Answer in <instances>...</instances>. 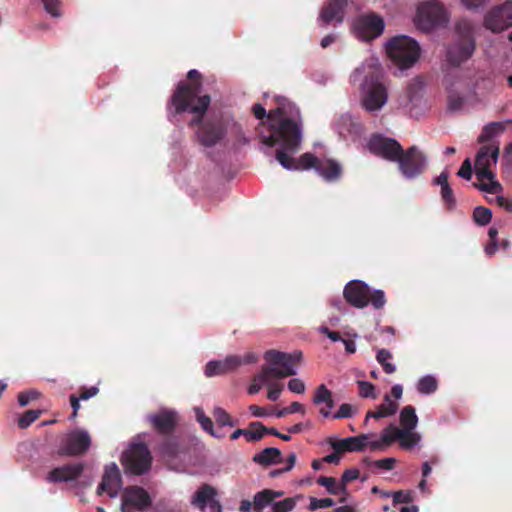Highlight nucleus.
<instances>
[{"mask_svg":"<svg viewBox=\"0 0 512 512\" xmlns=\"http://www.w3.org/2000/svg\"><path fill=\"white\" fill-rule=\"evenodd\" d=\"M273 121L279 118L278 125L271 135H261V142L268 147L279 144L275 157L277 161L288 170L317 169L320 161L311 153L302 154L298 160L291 155L299 150L302 141V120L300 110L292 103H280L274 111L269 114Z\"/></svg>","mask_w":512,"mask_h":512,"instance_id":"f257e3e1","label":"nucleus"},{"mask_svg":"<svg viewBox=\"0 0 512 512\" xmlns=\"http://www.w3.org/2000/svg\"><path fill=\"white\" fill-rule=\"evenodd\" d=\"M211 98L205 94L199 95L198 84L179 82L170 98V108L174 115L190 112L193 114L189 122L190 127L197 126L195 132L198 143L204 147H213L219 144L227 134V125L221 116H212L204 119L210 106Z\"/></svg>","mask_w":512,"mask_h":512,"instance_id":"f03ea898","label":"nucleus"},{"mask_svg":"<svg viewBox=\"0 0 512 512\" xmlns=\"http://www.w3.org/2000/svg\"><path fill=\"white\" fill-rule=\"evenodd\" d=\"M382 68L375 59L364 62L351 74V82L360 83L362 90V106L366 111L380 110L387 102L388 94L381 82Z\"/></svg>","mask_w":512,"mask_h":512,"instance_id":"7ed1b4c3","label":"nucleus"},{"mask_svg":"<svg viewBox=\"0 0 512 512\" xmlns=\"http://www.w3.org/2000/svg\"><path fill=\"white\" fill-rule=\"evenodd\" d=\"M264 359L270 365L262 368L257 379L262 383H267L271 378L282 379L295 375L296 368L302 359V352L285 353L277 350H268L264 354Z\"/></svg>","mask_w":512,"mask_h":512,"instance_id":"20e7f679","label":"nucleus"},{"mask_svg":"<svg viewBox=\"0 0 512 512\" xmlns=\"http://www.w3.org/2000/svg\"><path fill=\"white\" fill-rule=\"evenodd\" d=\"M499 146L483 145L480 147L475 158V171L479 181L485 179L489 183H474V186L481 191L496 194L503 190L502 185L495 180V174L491 171V165H496L499 157Z\"/></svg>","mask_w":512,"mask_h":512,"instance_id":"39448f33","label":"nucleus"},{"mask_svg":"<svg viewBox=\"0 0 512 512\" xmlns=\"http://www.w3.org/2000/svg\"><path fill=\"white\" fill-rule=\"evenodd\" d=\"M420 51L419 44L405 35H397L386 44L387 55L400 69L412 67L418 61Z\"/></svg>","mask_w":512,"mask_h":512,"instance_id":"423d86ee","label":"nucleus"},{"mask_svg":"<svg viewBox=\"0 0 512 512\" xmlns=\"http://www.w3.org/2000/svg\"><path fill=\"white\" fill-rule=\"evenodd\" d=\"M121 463L126 473L143 475L151 468L152 455L146 444L132 443L123 452Z\"/></svg>","mask_w":512,"mask_h":512,"instance_id":"0eeeda50","label":"nucleus"},{"mask_svg":"<svg viewBox=\"0 0 512 512\" xmlns=\"http://www.w3.org/2000/svg\"><path fill=\"white\" fill-rule=\"evenodd\" d=\"M397 163L401 174L407 179L416 178L427 169V157L417 146L403 149Z\"/></svg>","mask_w":512,"mask_h":512,"instance_id":"6e6552de","label":"nucleus"},{"mask_svg":"<svg viewBox=\"0 0 512 512\" xmlns=\"http://www.w3.org/2000/svg\"><path fill=\"white\" fill-rule=\"evenodd\" d=\"M384 20L376 13L360 15L353 23L356 36L362 41H371L382 35Z\"/></svg>","mask_w":512,"mask_h":512,"instance_id":"1a4fd4ad","label":"nucleus"},{"mask_svg":"<svg viewBox=\"0 0 512 512\" xmlns=\"http://www.w3.org/2000/svg\"><path fill=\"white\" fill-rule=\"evenodd\" d=\"M447 22L446 12L442 4L427 2L419 6L417 10L418 26L425 31L444 25Z\"/></svg>","mask_w":512,"mask_h":512,"instance_id":"9d476101","label":"nucleus"},{"mask_svg":"<svg viewBox=\"0 0 512 512\" xmlns=\"http://www.w3.org/2000/svg\"><path fill=\"white\" fill-rule=\"evenodd\" d=\"M368 149L372 154L390 162H397L403 152V148L397 140L379 134L370 137Z\"/></svg>","mask_w":512,"mask_h":512,"instance_id":"9b49d317","label":"nucleus"},{"mask_svg":"<svg viewBox=\"0 0 512 512\" xmlns=\"http://www.w3.org/2000/svg\"><path fill=\"white\" fill-rule=\"evenodd\" d=\"M474 50V38L470 28H466L460 39L448 48L447 60L451 65L459 66L473 55Z\"/></svg>","mask_w":512,"mask_h":512,"instance_id":"f8f14e48","label":"nucleus"},{"mask_svg":"<svg viewBox=\"0 0 512 512\" xmlns=\"http://www.w3.org/2000/svg\"><path fill=\"white\" fill-rule=\"evenodd\" d=\"M484 25L492 32H501L512 26V2L493 8L484 19Z\"/></svg>","mask_w":512,"mask_h":512,"instance_id":"ddd939ff","label":"nucleus"},{"mask_svg":"<svg viewBox=\"0 0 512 512\" xmlns=\"http://www.w3.org/2000/svg\"><path fill=\"white\" fill-rule=\"evenodd\" d=\"M151 505V498L146 490L139 486L127 487L122 496V512L143 511Z\"/></svg>","mask_w":512,"mask_h":512,"instance_id":"4468645a","label":"nucleus"},{"mask_svg":"<svg viewBox=\"0 0 512 512\" xmlns=\"http://www.w3.org/2000/svg\"><path fill=\"white\" fill-rule=\"evenodd\" d=\"M91 445V437L87 431L77 429L69 433L59 453L65 456H79L84 454Z\"/></svg>","mask_w":512,"mask_h":512,"instance_id":"2eb2a0df","label":"nucleus"},{"mask_svg":"<svg viewBox=\"0 0 512 512\" xmlns=\"http://www.w3.org/2000/svg\"><path fill=\"white\" fill-rule=\"evenodd\" d=\"M217 491L209 484H203L193 495L191 503L202 512H222V506L215 499Z\"/></svg>","mask_w":512,"mask_h":512,"instance_id":"dca6fc26","label":"nucleus"},{"mask_svg":"<svg viewBox=\"0 0 512 512\" xmlns=\"http://www.w3.org/2000/svg\"><path fill=\"white\" fill-rule=\"evenodd\" d=\"M343 296L351 306L362 309L369 304V286L363 281L352 280L345 285Z\"/></svg>","mask_w":512,"mask_h":512,"instance_id":"f3484780","label":"nucleus"},{"mask_svg":"<svg viewBox=\"0 0 512 512\" xmlns=\"http://www.w3.org/2000/svg\"><path fill=\"white\" fill-rule=\"evenodd\" d=\"M148 421L154 430L164 436L171 435L177 426V413L172 410L162 409L148 416Z\"/></svg>","mask_w":512,"mask_h":512,"instance_id":"a211bd4d","label":"nucleus"},{"mask_svg":"<svg viewBox=\"0 0 512 512\" xmlns=\"http://www.w3.org/2000/svg\"><path fill=\"white\" fill-rule=\"evenodd\" d=\"M122 486V478L118 466L115 463L106 466L102 481L97 488V493L101 495L106 492L110 497L117 496Z\"/></svg>","mask_w":512,"mask_h":512,"instance_id":"6ab92c4d","label":"nucleus"},{"mask_svg":"<svg viewBox=\"0 0 512 512\" xmlns=\"http://www.w3.org/2000/svg\"><path fill=\"white\" fill-rule=\"evenodd\" d=\"M83 470V463L66 464L51 470L46 480L52 483L74 481L80 477Z\"/></svg>","mask_w":512,"mask_h":512,"instance_id":"aec40b11","label":"nucleus"},{"mask_svg":"<svg viewBox=\"0 0 512 512\" xmlns=\"http://www.w3.org/2000/svg\"><path fill=\"white\" fill-rule=\"evenodd\" d=\"M369 439V434H361L340 440L329 439V444L337 452H360L367 447Z\"/></svg>","mask_w":512,"mask_h":512,"instance_id":"412c9836","label":"nucleus"},{"mask_svg":"<svg viewBox=\"0 0 512 512\" xmlns=\"http://www.w3.org/2000/svg\"><path fill=\"white\" fill-rule=\"evenodd\" d=\"M346 6L347 0H330L323 6L319 20L324 25H328L332 21L342 22Z\"/></svg>","mask_w":512,"mask_h":512,"instance_id":"4be33fe9","label":"nucleus"},{"mask_svg":"<svg viewBox=\"0 0 512 512\" xmlns=\"http://www.w3.org/2000/svg\"><path fill=\"white\" fill-rule=\"evenodd\" d=\"M495 87L492 72L478 71L472 81V93L474 96H485Z\"/></svg>","mask_w":512,"mask_h":512,"instance_id":"5701e85b","label":"nucleus"},{"mask_svg":"<svg viewBox=\"0 0 512 512\" xmlns=\"http://www.w3.org/2000/svg\"><path fill=\"white\" fill-rule=\"evenodd\" d=\"M312 402L317 406L324 404V406L319 409L320 415L324 418L331 416V409L334 407V400L332 392L324 384L319 385L315 389Z\"/></svg>","mask_w":512,"mask_h":512,"instance_id":"b1692460","label":"nucleus"},{"mask_svg":"<svg viewBox=\"0 0 512 512\" xmlns=\"http://www.w3.org/2000/svg\"><path fill=\"white\" fill-rule=\"evenodd\" d=\"M316 171L328 182L338 180L342 174L341 165L333 159H320Z\"/></svg>","mask_w":512,"mask_h":512,"instance_id":"393cba45","label":"nucleus"},{"mask_svg":"<svg viewBox=\"0 0 512 512\" xmlns=\"http://www.w3.org/2000/svg\"><path fill=\"white\" fill-rule=\"evenodd\" d=\"M282 460L281 451L274 447L265 448L253 456V461L264 467L270 466L272 464H279L282 462Z\"/></svg>","mask_w":512,"mask_h":512,"instance_id":"a878e982","label":"nucleus"},{"mask_svg":"<svg viewBox=\"0 0 512 512\" xmlns=\"http://www.w3.org/2000/svg\"><path fill=\"white\" fill-rule=\"evenodd\" d=\"M257 361L258 356L253 352H248L244 356L229 355L224 360H222L223 366H225L227 373L235 371L237 368L244 364H253Z\"/></svg>","mask_w":512,"mask_h":512,"instance_id":"bb28decb","label":"nucleus"},{"mask_svg":"<svg viewBox=\"0 0 512 512\" xmlns=\"http://www.w3.org/2000/svg\"><path fill=\"white\" fill-rule=\"evenodd\" d=\"M385 403L380 404L375 411H368L366 414L365 422L369 418L380 419L394 415L398 410V403L391 401L390 396H384Z\"/></svg>","mask_w":512,"mask_h":512,"instance_id":"cd10ccee","label":"nucleus"},{"mask_svg":"<svg viewBox=\"0 0 512 512\" xmlns=\"http://www.w3.org/2000/svg\"><path fill=\"white\" fill-rule=\"evenodd\" d=\"M282 491H274L271 489H263L257 492L253 498V508H266L273 506V502L276 498L283 496Z\"/></svg>","mask_w":512,"mask_h":512,"instance_id":"c85d7f7f","label":"nucleus"},{"mask_svg":"<svg viewBox=\"0 0 512 512\" xmlns=\"http://www.w3.org/2000/svg\"><path fill=\"white\" fill-rule=\"evenodd\" d=\"M401 429L414 430L418 424V417L415 408L411 405L405 406L400 412Z\"/></svg>","mask_w":512,"mask_h":512,"instance_id":"c756f323","label":"nucleus"},{"mask_svg":"<svg viewBox=\"0 0 512 512\" xmlns=\"http://www.w3.org/2000/svg\"><path fill=\"white\" fill-rule=\"evenodd\" d=\"M505 129V125L501 122H491L485 125L482 129L481 134L478 137L479 143H485L490 141L494 136L502 133Z\"/></svg>","mask_w":512,"mask_h":512,"instance_id":"7c9ffc66","label":"nucleus"},{"mask_svg":"<svg viewBox=\"0 0 512 512\" xmlns=\"http://www.w3.org/2000/svg\"><path fill=\"white\" fill-rule=\"evenodd\" d=\"M399 444L403 449H411L420 441L419 434L413 432V430L400 429L398 431Z\"/></svg>","mask_w":512,"mask_h":512,"instance_id":"2f4dec72","label":"nucleus"},{"mask_svg":"<svg viewBox=\"0 0 512 512\" xmlns=\"http://www.w3.org/2000/svg\"><path fill=\"white\" fill-rule=\"evenodd\" d=\"M392 359L393 354L389 350L382 348L377 351L376 360L386 374H393L396 371L395 365L391 363Z\"/></svg>","mask_w":512,"mask_h":512,"instance_id":"473e14b6","label":"nucleus"},{"mask_svg":"<svg viewBox=\"0 0 512 512\" xmlns=\"http://www.w3.org/2000/svg\"><path fill=\"white\" fill-rule=\"evenodd\" d=\"M317 484L326 488L327 492L331 495H338V492H345L346 487L340 482L337 483L334 477L320 476L317 479Z\"/></svg>","mask_w":512,"mask_h":512,"instance_id":"72a5a7b5","label":"nucleus"},{"mask_svg":"<svg viewBox=\"0 0 512 512\" xmlns=\"http://www.w3.org/2000/svg\"><path fill=\"white\" fill-rule=\"evenodd\" d=\"M246 435L247 442H257L265 436L266 427L262 422L254 421L249 423Z\"/></svg>","mask_w":512,"mask_h":512,"instance_id":"f704fd0d","label":"nucleus"},{"mask_svg":"<svg viewBox=\"0 0 512 512\" xmlns=\"http://www.w3.org/2000/svg\"><path fill=\"white\" fill-rule=\"evenodd\" d=\"M212 416L216 424L220 427H234L237 424V420L233 419L231 415L221 407H215L212 411Z\"/></svg>","mask_w":512,"mask_h":512,"instance_id":"c9c22d12","label":"nucleus"},{"mask_svg":"<svg viewBox=\"0 0 512 512\" xmlns=\"http://www.w3.org/2000/svg\"><path fill=\"white\" fill-rule=\"evenodd\" d=\"M465 97L459 94L454 89L450 88L448 90V97H447V107L448 110L451 112H458L462 110L465 104Z\"/></svg>","mask_w":512,"mask_h":512,"instance_id":"e433bc0d","label":"nucleus"},{"mask_svg":"<svg viewBox=\"0 0 512 512\" xmlns=\"http://www.w3.org/2000/svg\"><path fill=\"white\" fill-rule=\"evenodd\" d=\"M197 421L200 423L202 429L209 433L211 436L215 438H221L223 435H219L216 433L214 429L213 422L210 417L206 416L202 409H195Z\"/></svg>","mask_w":512,"mask_h":512,"instance_id":"4c0bfd02","label":"nucleus"},{"mask_svg":"<svg viewBox=\"0 0 512 512\" xmlns=\"http://www.w3.org/2000/svg\"><path fill=\"white\" fill-rule=\"evenodd\" d=\"M437 387V380L430 375L422 377L417 384V390L421 394H431L436 391Z\"/></svg>","mask_w":512,"mask_h":512,"instance_id":"58836bf2","label":"nucleus"},{"mask_svg":"<svg viewBox=\"0 0 512 512\" xmlns=\"http://www.w3.org/2000/svg\"><path fill=\"white\" fill-rule=\"evenodd\" d=\"M301 498V496L296 497H288L281 501H275L273 502L272 506V512H290L292 511L296 504L297 500Z\"/></svg>","mask_w":512,"mask_h":512,"instance_id":"ea45409f","label":"nucleus"},{"mask_svg":"<svg viewBox=\"0 0 512 512\" xmlns=\"http://www.w3.org/2000/svg\"><path fill=\"white\" fill-rule=\"evenodd\" d=\"M492 219V211L484 206H477L473 211V220L480 226H485Z\"/></svg>","mask_w":512,"mask_h":512,"instance_id":"a19ab883","label":"nucleus"},{"mask_svg":"<svg viewBox=\"0 0 512 512\" xmlns=\"http://www.w3.org/2000/svg\"><path fill=\"white\" fill-rule=\"evenodd\" d=\"M274 110L275 109H273V111ZM252 112L257 119L263 120L265 117H267V120L269 121L270 131H271L269 135L274 133V128L278 125L279 118H277L273 121L269 118V114L272 112V110L269 111V113L267 114L265 108L261 104H255L252 107Z\"/></svg>","mask_w":512,"mask_h":512,"instance_id":"79ce46f5","label":"nucleus"},{"mask_svg":"<svg viewBox=\"0 0 512 512\" xmlns=\"http://www.w3.org/2000/svg\"><path fill=\"white\" fill-rule=\"evenodd\" d=\"M398 431H400V428H397L394 424H390L381 434L382 443H384L385 446H390L396 440H399V436H397Z\"/></svg>","mask_w":512,"mask_h":512,"instance_id":"37998d69","label":"nucleus"},{"mask_svg":"<svg viewBox=\"0 0 512 512\" xmlns=\"http://www.w3.org/2000/svg\"><path fill=\"white\" fill-rule=\"evenodd\" d=\"M41 415L40 410H27L19 419L18 426L21 429H26L29 427L34 421H36Z\"/></svg>","mask_w":512,"mask_h":512,"instance_id":"c03bdc74","label":"nucleus"},{"mask_svg":"<svg viewBox=\"0 0 512 512\" xmlns=\"http://www.w3.org/2000/svg\"><path fill=\"white\" fill-rule=\"evenodd\" d=\"M227 374L225 366H223L222 360L209 361L205 367V375L212 377L215 375Z\"/></svg>","mask_w":512,"mask_h":512,"instance_id":"a18cd8bd","label":"nucleus"},{"mask_svg":"<svg viewBox=\"0 0 512 512\" xmlns=\"http://www.w3.org/2000/svg\"><path fill=\"white\" fill-rule=\"evenodd\" d=\"M363 461L367 465H373L379 469H384V470L394 469L396 462H397V460L393 457L379 459V460H375V461H372L369 458H365Z\"/></svg>","mask_w":512,"mask_h":512,"instance_id":"49530a36","label":"nucleus"},{"mask_svg":"<svg viewBox=\"0 0 512 512\" xmlns=\"http://www.w3.org/2000/svg\"><path fill=\"white\" fill-rule=\"evenodd\" d=\"M440 194L447 209L452 210L456 206V199L450 184L444 185V187L441 188Z\"/></svg>","mask_w":512,"mask_h":512,"instance_id":"de8ad7c7","label":"nucleus"},{"mask_svg":"<svg viewBox=\"0 0 512 512\" xmlns=\"http://www.w3.org/2000/svg\"><path fill=\"white\" fill-rule=\"evenodd\" d=\"M386 496H392L393 497V505L396 506L397 504L401 503H410L413 501L412 492L409 490H399L392 493L385 494Z\"/></svg>","mask_w":512,"mask_h":512,"instance_id":"09e8293b","label":"nucleus"},{"mask_svg":"<svg viewBox=\"0 0 512 512\" xmlns=\"http://www.w3.org/2000/svg\"><path fill=\"white\" fill-rule=\"evenodd\" d=\"M369 303L375 308V309H382L386 304V297L385 293L382 290H374L371 292L369 289Z\"/></svg>","mask_w":512,"mask_h":512,"instance_id":"8fccbe9b","label":"nucleus"},{"mask_svg":"<svg viewBox=\"0 0 512 512\" xmlns=\"http://www.w3.org/2000/svg\"><path fill=\"white\" fill-rule=\"evenodd\" d=\"M292 413L305 414V407L303 406V404H301L299 402H292L289 406L278 410L275 413V416L277 418H282V417H284L288 414H292Z\"/></svg>","mask_w":512,"mask_h":512,"instance_id":"3c124183","label":"nucleus"},{"mask_svg":"<svg viewBox=\"0 0 512 512\" xmlns=\"http://www.w3.org/2000/svg\"><path fill=\"white\" fill-rule=\"evenodd\" d=\"M359 395L363 398L376 399L377 394L375 393V386L367 381H358Z\"/></svg>","mask_w":512,"mask_h":512,"instance_id":"603ef678","label":"nucleus"},{"mask_svg":"<svg viewBox=\"0 0 512 512\" xmlns=\"http://www.w3.org/2000/svg\"><path fill=\"white\" fill-rule=\"evenodd\" d=\"M334 505V500L332 498H322L317 499L315 497H310V503L308 509L311 511L332 507Z\"/></svg>","mask_w":512,"mask_h":512,"instance_id":"864d4df0","label":"nucleus"},{"mask_svg":"<svg viewBox=\"0 0 512 512\" xmlns=\"http://www.w3.org/2000/svg\"><path fill=\"white\" fill-rule=\"evenodd\" d=\"M44 6V9L47 13H49L52 17H61L62 13L60 11V0H41Z\"/></svg>","mask_w":512,"mask_h":512,"instance_id":"5fc2aeb1","label":"nucleus"},{"mask_svg":"<svg viewBox=\"0 0 512 512\" xmlns=\"http://www.w3.org/2000/svg\"><path fill=\"white\" fill-rule=\"evenodd\" d=\"M356 410L353 408L351 404L343 403L340 405L337 412H335L332 415L333 419H344V418H351Z\"/></svg>","mask_w":512,"mask_h":512,"instance_id":"6e6d98bb","label":"nucleus"},{"mask_svg":"<svg viewBox=\"0 0 512 512\" xmlns=\"http://www.w3.org/2000/svg\"><path fill=\"white\" fill-rule=\"evenodd\" d=\"M40 395H41L40 392H38L36 390H28V391L21 392L18 395V403L20 406H26L31 401L38 399L40 397Z\"/></svg>","mask_w":512,"mask_h":512,"instance_id":"4d7b16f0","label":"nucleus"},{"mask_svg":"<svg viewBox=\"0 0 512 512\" xmlns=\"http://www.w3.org/2000/svg\"><path fill=\"white\" fill-rule=\"evenodd\" d=\"M288 389L297 394H303L305 392L306 386L305 383L299 378H292L288 382Z\"/></svg>","mask_w":512,"mask_h":512,"instance_id":"13d9d810","label":"nucleus"},{"mask_svg":"<svg viewBox=\"0 0 512 512\" xmlns=\"http://www.w3.org/2000/svg\"><path fill=\"white\" fill-rule=\"evenodd\" d=\"M457 175L463 179L470 180L472 177V166L469 158L465 159L459 168Z\"/></svg>","mask_w":512,"mask_h":512,"instance_id":"bf43d9fd","label":"nucleus"},{"mask_svg":"<svg viewBox=\"0 0 512 512\" xmlns=\"http://www.w3.org/2000/svg\"><path fill=\"white\" fill-rule=\"evenodd\" d=\"M360 476V472L358 469L356 468H351V469H347L344 471V473L342 474V477H341V480H340V483L341 484H344V486L346 487V485L351 482V481H354L356 479H358Z\"/></svg>","mask_w":512,"mask_h":512,"instance_id":"052dcab7","label":"nucleus"},{"mask_svg":"<svg viewBox=\"0 0 512 512\" xmlns=\"http://www.w3.org/2000/svg\"><path fill=\"white\" fill-rule=\"evenodd\" d=\"M161 452L167 456L173 457L177 453V446L170 440H166L161 446Z\"/></svg>","mask_w":512,"mask_h":512,"instance_id":"680f3d73","label":"nucleus"},{"mask_svg":"<svg viewBox=\"0 0 512 512\" xmlns=\"http://www.w3.org/2000/svg\"><path fill=\"white\" fill-rule=\"evenodd\" d=\"M98 392H99V389L95 386H92L90 388L82 387L79 391L78 397L80 398V400H87L91 397L96 396L98 394Z\"/></svg>","mask_w":512,"mask_h":512,"instance_id":"e2e57ef3","label":"nucleus"},{"mask_svg":"<svg viewBox=\"0 0 512 512\" xmlns=\"http://www.w3.org/2000/svg\"><path fill=\"white\" fill-rule=\"evenodd\" d=\"M282 385L279 384H270L268 389L267 397L271 401H276L280 397V394L282 392Z\"/></svg>","mask_w":512,"mask_h":512,"instance_id":"0e129e2a","label":"nucleus"},{"mask_svg":"<svg viewBox=\"0 0 512 512\" xmlns=\"http://www.w3.org/2000/svg\"><path fill=\"white\" fill-rule=\"evenodd\" d=\"M319 332L326 335L329 339H331L333 342H336V341H342V337L341 335L339 334V332H336V331H332L330 330L328 327L326 326H321L319 328Z\"/></svg>","mask_w":512,"mask_h":512,"instance_id":"69168bd1","label":"nucleus"},{"mask_svg":"<svg viewBox=\"0 0 512 512\" xmlns=\"http://www.w3.org/2000/svg\"><path fill=\"white\" fill-rule=\"evenodd\" d=\"M495 202L499 207L505 209L507 212H512V200L499 195L495 197Z\"/></svg>","mask_w":512,"mask_h":512,"instance_id":"338daca9","label":"nucleus"},{"mask_svg":"<svg viewBox=\"0 0 512 512\" xmlns=\"http://www.w3.org/2000/svg\"><path fill=\"white\" fill-rule=\"evenodd\" d=\"M503 161L505 162V165L512 168V142L509 143L504 149Z\"/></svg>","mask_w":512,"mask_h":512,"instance_id":"774afa93","label":"nucleus"}]
</instances>
